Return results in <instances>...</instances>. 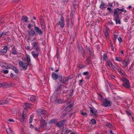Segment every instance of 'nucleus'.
Instances as JSON below:
<instances>
[{"label":"nucleus","mask_w":134,"mask_h":134,"mask_svg":"<svg viewBox=\"0 0 134 134\" xmlns=\"http://www.w3.org/2000/svg\"><path fill=\"white\" fill-rule=\"evenodd\" d=\"M102 102L105 107H110L112 104L111 101L109 100V97L105 98L103 100H102Z\"/></svg>","instance_id":"nucleus-1"},{"label":"nucleus","mask_w":134,"mask_h":134,"mask_svg":"<svg viewBox=\"0 0 134 134\" xmlns=\"http://www.w3.org/2000/svg\"><path fill=\"white\" fill-rule=\"evenodd\" d=\"M66 121L65 120H62L61 121H60L58 123H55V124H56V126L59 128L63 126L65 122Z\"/></svg>","instance_id":"nucleus-2"},{"label":"nucleus","mask_w":134,"mask_h":134,"mask_svg":"<svg viewBox=\"0 0 134 134\" xmlns=\"http://www.w3.org/2000/svg\"><path fill=\"white\" fill-rule=\"evenodd\" d=\"M19 65L23 70H25L27 68L28 64L27 63H24L22 61H20Z\"/></svg>","instance_id":"nucleus-3"},{"label":"nucleus","mask_w":134,"mask_h":134,"mask_svg":"<svg viewBox=\"0 0 134 134\" xmlns=\"http://www.w3.org/2000/svg\"><path fill=\"white\" fill-rule=\"evenodd\" d=\"M90 109V111L92 114H91V116L94 115L97 116V113H98L97 110L95 109L93 107L92 108L91 107H89Z\"/></svg>","instance_id":"nucleus-4"},{"label":"nucleus","mask_w":134,"mask_h":134,"mask_svg":"<svg viewBox=\"0 0 134 134\" xmlns=\"http://www.w3.org/2000/svg\"><path fill=\"white\" fill-rule=\"evenodd\" d=\"M78 49L79 52L83 56L85 53V51L83 49V47L81 45H79L78 46Z\"/></svg>","instance_id":"nucleus-5"},{"label":"nucleus","mask_w":134,"mask_h":134,"mask_svg":"<svg viewBox=\"0 0 134 134\" xmlns=\"http://www.w3.org/2000/svg\"><path fill=\"white\" fill-rule=\"evenodd\" d=\"M58 25H60V27L63 28L64 25V18L63 16L61 15L60 18V21L58 23Z\"/></svg>","instance_id":"nucleus-6"},{"label":"nucleus","mask_w":134,"mask_h":134,"mask_svg":"<svg viewBox=\"0 0 134 134\" xmlns=\"http://www.w3.org/2000/svg\"><path fill=\"white\" fill-rule=\"evenodd\" d=\"M34 30L36 33L42 36L43 35V33L41 30L38 27L35 26L34 27Z\"/></svg>","instance_id":"nucleus-7"},{"label":"nucleus","mask_w":134,"mask_h":134,"mask_svg":"<svg viewBox=\"0 0 134 134\" xmlns=\"http://www.w3.org/2000/svg\"><path fill=\"white\" fill-rule=\"evenodd\" d=\"M119 9L118 8H117L114 9L113 16L114 17L115 16H119L118 13Z\"/></svg>","instance_id":"nucleus-8"},{"label":"nucleus","mask_w":134,"mask_h":134,"mask_svg":"<svg viewBox=\"0 0 134 134\" xmlns=\"http://www.w3.org/2000/svg\"><path fill=\"white\" fill-rule=\"evenodd\" d=\"M66 77L63 76L62 77V76H60V77L59 79V82L62 84L65 83V82H67V80H65Z\"/></svg>","instance_id":"nucleus-9"},{"label":"nucleus","mask_w":134,"mask_h":134,"mask_svg":"<svg viewBox=\"0 0 134 134\" xmlns=\"http://www.w3.org/2000/svg\"><path fill=\"white\" fill-rule=\"evenodd\" d=\"M32 45L33 46L34 49L36 51H38L39 48L38 44L36 42H33L32 43Z\"/></svg>","instance_id":"nucleus-10"},{"label":"nucleus","mask_w":134,"mask_h":134,"mask_svg":"<svg viewBox=\"0 0 134 134\" xmlns=\"http://www.w3.org/2000/svg\"><path fill=\"white\" fill-rule=\"evenodd\" d=\"M73 106V104H69L65 107V110L66 111L68 112L71 110Z\"/></svg>","instance_id":"nucleus-11"},{"label":"nucleus","mask_w":134,"mask_h":134,"mask_svg":"<svg viewBox=\"0 0 134 134\" xmlns=\"http://www.w3.org/2000/svg\"><path fill=\"white\" fill-rule=\"evenodd\" d=\"M52 77L54 80H56L57 79H59L60 77V76H59L54 72L52 73Z\"/></svg>","instance_id":"nucleus-12"},{"label":"nucleus","mask_w":134,"mask_h":134,"mask_svg":"<svg viewBox=\"0 0 134 134\" xmlns=\"http://www.w3.org/2000/svg\"><path fill=\"white\" fill-rule=\"evenodd\" d=\"M114 20L115 21L116 24H121V21L119 19V16H115L114 17Z\"/></svg>","instance_id":"nucleus-13"},{"label":"nucleus","mask_w":134,"mask_h":134,"mask_svg":"<svg viewBox=\"0 0 134 134\" xmlns=\"http://www.w3.org/2000/svg\"><path fill=\"white\" fill-rule=\"evenodd\" d=\"M40 20L42 28V29H43L44 30L45 27V26L44 21L42 19L41 17V18H40Z\"/></svg>","instance_id":"nucleus-14"},{"label":"nucleus","mask_w":134,"mask_h":134,"mask_svg":"<svg viewBox=\"0 0 134 134\" xmlns=\"http://www.w3.org/2000/svg\"><path fill=\"white\" fill-rule=\"evenodd\" d=\"M32 54L34 58H36L38 55V51H32Z\"/></svg>","instance_id":"nucleus-15"},{"label":"nucleus","mask_w":134,"mask_h":134,"mask_svg":"<svg viewBox=\"0 0 134 134\" xmlns=\"http://www.w3.org/2000/svg\"><path fill=\"white\" fill-rule=\"evenodd\" d=\"M6 130L8 134H15L12 130L11 129H7Z\"/></svg>","instance_id":"nucleus-16"},{"label":"nucleus","mask_w":134,"mask_h":134,"mask_svg":"<svg viewBox=\"0 0 134 134\" xmlns=\"http://www.w3.org/2000/svg\"><path fill=\"white\" fill-rule=\"evenodd\" d=\"M101 4L100 5L99 8L101 9H103L104 8H106V7L105 6L106 5V4L103 3V1H101Z\"/></svg>","instance_id":"nucleus-17"},{"label":"nucleus","mask_w":134,"mask_h":134,"mask_svg":"<svg viewBox=\"0 0 134 134\" xmlns=\"http://www.w3.org/2000/svg\"><path fill=\"white\" fill-rule=\"evenodd\" d=\"M130 83L129 82H128L127 83H124L122 84V86L125 87L129 88L130 87Z\"/></svg>","instance_id":"nucleus-18"},{"label":"nucleus","mask_w":134,"mask_h":134,"mask_svg":"<svg viewBox=\"0 0 134 134\" xmlns=\"http://www.w3.org/2000/svg\"><path fill=\"white\" fill-rule=\"evenodd\" d=\"M29 105L30 104L29 103H25V105L24 106V110H26L29 108H30V107L29 106Z\"/></svg>","instance_id":"nucleus-19"},{"label":"nucleus","mask_w":134,"mask_h":134,"mask_svg":"<svg viewBox=\"0 0 134 134\" xmlns=\"http://www.w3.org/2000/svg\"><path fill=\"white\" fill-rule=\"evenodd\" d=\"M73 3V8L74 9V10H75L77 8V5H78V3L77 2V1L74 0Z\"/></svg>","instance_id":"nucleus-20"},{"label":"nucleus","mask_w":134,"mask_h":134,"mask_svg":"<svg viewBox=\"0 0 134 134\" xmlns=\"http://www.w3.org/2000/svg\"><path fill=\"white\" fill-rule=\"evenodd\" d=\"M59 85L57 87L55 91H57L60 92L61 91L62 88H63L64 87H61V85H60L59 83H58V85Z\"/></svg>","instance_id":"nucleus-21"},{"label":"nucleus","mask_w":134,"mask_h":134,"mask_svg":"<svg viewBox=\"0 0 134 134\" xmlns=\"http://www.w3.org/2000/svg\"><path fill=\"white\" fill-rule=\"evenodd\" d=\"M7 47L5 46L4 47L3 49L1 50V52L2 53H7Z\"/></svg>","instance_id":"nucleus-22"},{"label":"nucleus","mask_w":134,"mask_h":134,"mask_svg":"<svg viewBox=\"0 0 134 134\" xmlns=\"http://www.w3.org/2000/svg\"><path fill=\"white\" fill-rule=\"evenodd\" d=\"M11 53L12 54L16 55L17 54V53L14 47H13L11 51Z\"/></svg>","instance_id":"nucleus-23"},{"label":"nucleus","mask_w":134,"mask_h":134,"mask_svg":"<svg viewBox=\"0 0 134 134\" xmlns=\"http://www.w3.org/2000/svg\"><path fill=\"white\" fill-rule=\"evenodd\" d=\"M37 98V97H36L33 95H32L30 97V100L32 102H34Z\"/></svg>","instance_id":"nucleus-24"},{"label":"nucleus","mask_w":134,"mask_h":134,"mask_svg":"<svg viewBox=\"0 0 134 134\" xmlns=\"http://www.w3.org/2000/svg\"><path fill=\"white\" fill-rule=\"evenodd\" d=\"M86 61L87 62L88 65H90L92 64V60H91V57H88Z\"/></svg>","instance_id":"nucleus-25"},{"label":"nucleus","mask_w":134,"mask_h":134,"mask_svg":"<svg viewBox=\"0 0 134 134\" xmlns=\"http://www.w3.org/2000/svg\"><path fill=\"white\" fill-rule=\"evenodd\" d=\"M24 111H23V114L21 116V122H23L24 120V119L26 117V115L24 113Z\"/></svg>","instance_id":"nucleus-26"},{"label":"nucleus","mask_w":134,"mask_h":134,"mask_svg":"<svg viewBox=\"0 0 134 134\" xmlns=\"http://www.w3.org/2000/svg\"><path fill=\"white\" fill-rule=\"evenodd\" d=\"M130 62V60H129V59H127V60L125 59L124 61V66L126 67L127 65H128V64Z\"/></svg>","instance_id":"nucleus-27"},{"label":"nucleus","mask_w":134,"mask_h":134,"mask_svg":"<svg viewBox=\"0 0 134 134\" xmlns=\"http://www.w3.org/2000/svg\"><path fill=\"white\" fill-rule=\"evenodd\" d=\"M29 34L30 36H32L35 34V31L31 29L30 31H29Z\"/></svg>","instance_id":"nucleus-28"},{"label":"nucleus","mask_w":134,"mask_h":134,"mask_svg":"<svg viewBox=\"0 0 134 134\" xmlns=\"http://www.w3.org/2000/svg\"><path fill=\"white\" fill-rule=\"evenodd\" d=\"M11 69L14 70L15 73H17L18 72V70L16 67H13Z\"/></svg>","instance_id":"nucleus-29"},{"label":"nucleus","mask_w":134,"mask_h":134,"mask_svg":"<svg viewBox=\"0 0 134 134\" xmlns=\"http://www.w3.org/2000/svg\"><path fill=\"white\" fill-rule=\"evenodd\" d=\"M28 18L27 16H23L22 18V20L25 22H27V19Z\"/></svg>","instance_id":"nucleus-30"},{"label":"nucleus","mask_w":134,"mask_h":134,"mask_svg":"<svg viewBox=\"0 0 134 134\" xmlns=\"http://www.w3.org/2000/svg\"><path fill=\"white\" fill-rule=\"evenodd\" d=\"M80 113L82 115L85 116L86 117H87V114L86 112H85V113L83 112L82 110L80 111Z\"/></svg>","instance_id":"nucleus-31"},{"label":"nucleus","mask_w":134,"mask_h":134,"mask_svg":"<svg viewBox=\"0 0 134 134\" xmlns=\"http://www.w3.org/2000/svg\"><path fill=\"white\" fill-rule=\"evenodd\" d=\"M56 100L57 101V103L58 104H62L63 103V100H62L61 99H58L57 98V97H56Z\"/></svg>","instance_id":"nucleus-32"},{"label":"nucleus","mask_w":134,"mask_h":134,"mask_svg":"<svg viewBox=\"0 0 134 134\" xmlns=\"http://www.w3.org/2000/svg\"><path fill=\"white\" fill-rule=\"evenodd\" d=\"M105 125L107 127L109 128H110L112 127L111 124L110 123L107 122L105 123Z\"/></svg>","instance_id":"nucleus-33"},{"label":"nucleus","mask_w":134,"mask_h":134,"mask_svg":"<svg viewBox=\"0 0 134 134\" xmlns=\"http://www.w3.org/2000/svg\"><path fill=\"white\" fill-rule=\"evenodd\" d=\"M78 67L79 69H81L86 68V66L85 65L82 64H80L78 66Z\"/></svg>","instance_id":"nucleus-34"},{"label":"nucleus","mask_w":134,"mask_h":134,"mask_svg":"<svg viewBox=\"0 0 134 134\" xmlns=\"http://www.w3.org/2000/svg\"><path fill=\"white\" fill-rule=\"evenodd\" d=\"M107 63L110 68H111L113 64H112V63L110 60H107Z\"/></svg>","instance_id":"nucleus-35"},{"label":"nucleus","mask_w":134,"mask_h":134,"mask_svg":"<svg viewBox=\"0 0 134 134\" xmlns=\"http://www.w3.org/2000/svg\"><path fill=\"white\" fill-rule=\"evenodd\" d=\"M96 123V121L94 119H93L91 120L90 124H95Z\"/></svg>","instance_id":"nucleus-36"},{"label":"nucleus","mask_w":134,"mask_h":134,"mask_svg":"<svg viewBox=\"0 0 134 134\" xmlns=\"http://www.w3.org/2000/svg\"><path fill=\"white\" fill-rule=\"evenodd\" d=\"M98 97H99L98 99L99 100H101L102 102V100H103L104 97L103 96H102L100 94H98Z\"/></svg>","instance_id":"nucleus-37"},{"label":"nucleus","mask_w":134,"mask_h":134,"mask_svg":"<svg viewBox=\"0 0 134 134\" xmlns=\"http://www.w3.org/2000/svg\"><path fill=\"white\" fill-rule=\"evenodd\" d=\"M1 34H2V37H4L5 36L8 35V33L7 32H1Z\"/></svg>","instance_id":"nucleus-38"},{"label":"nucleus","mask_w":134,"mask_h":134,"mask_svg":"<svg viewBox=\"0 0 134 134\" xmlns=\"http://www.w3.org/2000/svg\"><path fill=\"white\" fill-rule=\"evenodd\" d=\"M115 60L117 61L120 62L121 60V57H116L115 58Z\"/></svg>","instance_id":"nucleus-39"},{"label":"nucleus","mask_w":134,"mask_h":134,"mask_svg":"<svg viewBox=\"0 0 134 134\" xmlns=\"http://www.w3.org/2000/svg\"><path fill=\"white\" fill-rule=\"evenodd\" d=\"M57 119H52L51 120V123H54L55 124L57 121Z\"/></svg>","instance_id":"nucleus-40"},{"label":"nucleus","mask_w":134,"mask_h":134,"mask_svg":"<svg viewBox=\"0 0 134 134\" xmlns=\"http://www.w3.org/2000/svg\"><path fill=\"white\" fill-rule=\"evenodd\" d=\"M47 124L46 123H41V127H46V125Z\"/></svg>","instance_id":"nucleus-41"},{"label":"nucleus","mask_w":134,"mask_h":134,"mask_svg":"<svg viewBox=\"0 0 134 134\" xmlns=\"http://www.w3.org/2000/svg\"><path fill=\"white\" fill-rule=\"evenodd\" d=\"M34 116L33 115L30 116V118L29 119V122L30 123H31L32 122V120L33 119Z\"/></svg>","instance_id":"nucleus-42"},{"label":"nucleus","mask_w":134,"mask_h":134,"mask_svg":"<svg viewBox=\"0 0 134 134\" xmlns=\"http://www.w3.org/2000/svg\"><path fill=\"white\" fill-rule=\"evenodd\" d=\"M40 112L41 114L44 115L46 114V113H47L46 111L43 110H41L40 111Z\"/></svg>","instance_id":"nucleus-43"},{"label":"nucleus","mask_w":134,"mask_h":134,"mask_svg":"<svg viewBox=\"0 0 134 134\" xmlns=\"http://www.w3.org/2000/svg\"><path fill=\"white\" fill-rule=\"evenodd\" d=\"M126 114L128 115V116H131V112L130 110H127L126 111Z\"/></svg>","instance_id":"nucleus-44"},{"label":"nucleus","mask_w":134,"mask_h":134,"mask_svg":"<svg viewBox=\"0 0 134 134\" xmlns=\"http://www.w3.org/2000/svg\"><path fill=\"white\" fill-rule=\"evenodd\" d=\"M107 55L106 54H104L103 55V60H106V58H107Z\"/></svg>","instance_id":"nucleus-45"},{"label":"nucleus","mask_w":134,"mask_h":134,"mask_svg":"<svg viewBox=\"0 0 134 134\" xmlns=\"http://www.w3.org/2000/svg\"><path fill=\"white\" fill-rule=\"evenodd\" d=\"M8 102L6 100H3L1 102V104H4L7 103Z\"/></svg>","instance_id":"nucleus-46"},{"label":"nucleus","mask_w":134,"mask_h":134,"mask_svg":"<svg viewBox=\"0 0 134 134\" xmlns=\"http://www.w3.org/2000/svg\"><path fill=\"white\" fill-rule=\"evenodd\" d=\"M83 79L79 81V85H82V83L83 82Z\"/></svg>","instance_id":"nucleus-47"},{"label":"nucleus","mask_w":134,"mask_h":134,"mask_svg":"<svg viewBox=\"0 0 134 134\" xmlns=\"http://www.w3.org/2000/svg\"><path fill=\"white\" fill-rule=\"evenodd\" d=\"M87 50L89 52L90 55H91L92 54V51L91 50L90 48V47H88V48H87Z\"/></svg>","instance_id":"nucleus-48"},{"label":"nucleus","mask_w":134,"mask_h":134,"mask_svg":"<svg viewBox=\"0 0 134 134\" xmlns=\"http://www.w3.org/2000/svg\"><path fill=\"white\" fill-rule=\"evenodd\" d=\"M89 72L88 71H85L83 73V74L85 76H87L88 75Z\"/></svg>","instance_id":"nucleus-49"},{"label":"nucleus","mask_w":134,"mask_h":134,"mask_svg":"<svg viewBox=\"0 0 134 134\" xmlns=\"http://www.w3.org/2000/svg\"><path fill=\"white\" fill-rule=\"evenodd\" d=\"M6 85V84L4 83H0V87H4Z\"/></svg>","instance_id":"nucleus-50"},{"label":"nucleus","mask_w":134,"mask_h":134,"mask_svg":"<svg viewBox=\"0 0 134 134\" xmlns=\"http://www.w3.org/2000/svg\"><path fill=\"white\" fill-rule=\"evenodd\" d=\"M123 81L125 83H127L128 82H129V81L128 80H127L126 78H123Z\"/></svg>","instance_id":"nucleus-51"},{"label":"nucleus","mask_w":134,"mask_h":134,"mask_svg":"<svg viewBox=\"0 0 134 134\" xmlns=\"http://www.w3.org/2000/svg\"><path fill=\"white\" fill-rule=\"evenodd\" d=\"M27 59L29 63L30 62V56L29 55H27Z\"/></svg>","instance_id":"nucleus-52"},{"label":"nucleus","mask_w":134,"mask_h":134,"mask_svg":"<svg viewBox=\"0 0 134 134\" xmlns=\"http://www.w3.org/2000/svg\"><path fill=\"white\" fill-rule=\"evenodd\" d=\"M119 10H121V11L123 12L124 13H126V11L125 9H124V8H123L122 9H119Z\"/></svg>","instance_id":"nucleus-53"},{"label":"nucleus","mask_w":134,"mask_h":134,"mask_svg":"<svg viewBox=\"0 0 134 134\" xmlns=\"http://www.w3.org/2000/svg\"><path fill=\"white\" fill-rule=\"evenodd\" d=\"M3 73L5 74H7L8 72V70H3Z\"/></svg>","instance_id":"nucleus-54"},{"label":"nucleus","mask_w":134,"mask_h":134,"mask_svg":"<svg viewBox=\"0 0 134 134\" xmlns=\"http://www.w3.org/2000/svg\"><path fill=\"white\" fill-rule=\"evenodd\" d=\"M63 94H64V93H68V90H67V91H65V90H64V89L63 88Z\"/></svg>","instance_id":"nucleus-55"},{"label":"nucleus","mask_w":134,"mask_h":134,"mask_svg":"<svg viewBox=\"0 0 134 134\" xmlns=\"http://www.w3.org/2000/svg\"><path fill=\"white\" fill-rule=\"evenodd\" d=\"M118 40L120 43H121L122 41V40L121 38L120 37L118 38Z\"/></svg>","instance_id":"nucleus-56"},{"label":"nucleus","mask_w":134,"mask_h":134,"mask_svg":"<svg viewBox=\"0 0 134 134\" xmlns=\"http://www.w3.org/2000/svg\"><path fill=\"white\" fill-rule=\"evenodd\" d=\"M8 120V121L10 122H14L15 121L14 120L12 119H9Z\"/></svg>","instance_id":"nucleus-57"},{"label":"nucleus","mask_w":134,"mask_h":134,"mask_svg":"<svg viewBox=\"0 0 134 134\" xmlns=\"http://www.w3.org/2000/svg\"><path fill=\"white\" fill-rule=\"evenodd\" d=\"M41 123H46L45 120L43 119H42L41 120Z\"/></svg>","instance_id":"nucleus-58"},{"label":"nucleus","mask_w":134,"mask_h":134,"mask_svg":"<svg viewBox=\"0 0 134 134\" xmlns=\"http://www.w3.org/2000/svg\"><path fill=\"white\" fill-rule=\"evenodd\" d=\"M104 34L105 35V36L106 37L108 36V33L107 32H104Z\"/></svg>","instance_id":"nucleus-59"},{"label":"nucleus","mask_w":134,"mask_h":134,"mask_svg":"<svg viewBox=\"0 0 134 134\" xmlns=\"http://www.w3.org/2000/svg\"><path fill=\"white\" fill-rule=\"evenodd\" d=\"M58 53H59V52L58 51V50H57V54H56V56H57V58L58 59Z\"/></svg>","instance_id":"nucleus-60"},{"label":"nucleus","mask_w":134,"mask_h":134,"mask_svg":"<svg viewBox=\"0 0 134 134\" xmlns=\"http://www.w3.org/2000/svg\"><path fill=\"white\" fill-rule=\"evenodd\" d=\"M33 26L32 24H29L27 26L29 28H30L31 27Z\"/></svg>","instance_id":"nucleus-61"},{"label":"nucleus","mask_w":134,"mask_h":134,"mask_svg":"<svg viewBox=\"0 0 134 134\" xmlns=\"http://www.w3.org/2000/svg\"><path fill=\"white\" fill-rule=\"evenodd\" d=\"M115 69H116L118 70H119L120 69V68L119 66H115Z\"/></svg>","instance_id":"nucleus-62"},{"label":"nucleus","mask_w":134,"mask_h":134,"mask_svg":"<svg viewBox=\"0 0 134 134\" xmlns=\"http://www.w3.org/2000/svg\"><path fill=\"white\" fill-rule=\"evenodd\" d=\"M108 5L110 7V8L112 7H113V3H109Z\"/></svg>","instance_id":"nucleus-63"},{"label":"nucleus","mask_w":134,"mask_h":134,"mask_svg":"<svg viewBox=\"0 0 134 134\" xmlns=\"http://www.w3.org/2000/svg\"><path fill=\"white\" fill-rule=\"evenodd\" d=\"M110 77L113 79H114L115 78V76L113 75H111L110 76Z\"/></svg>","instance_id":"nucleus-64"}]
</instances>
